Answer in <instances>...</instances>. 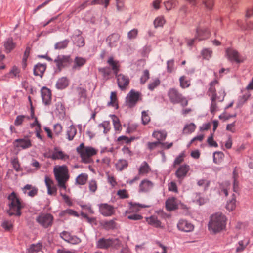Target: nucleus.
Segmentation results:
<instances>
[{
    "label": "nucleus",
    "instance_id": "obj_1",
    "mask_svg": "<svg viewBox=\"0 0 253 253\" xmlns=\"http://www.w3.org/2000/svg\"><path fill=\"white\" fill-rule=\"evenodd\" d=\"M218 84V82L214 80L211 82L210 84V87L208 89L207 94L210 97L211 103L210 105V112L211 114L214 115L215 113L218 110V107L216 102V100H218L220 102H222L224 100L226 93L223 88H221L218 91V94L217 95L216 93V85Z\"/></svg>",
    "mask_w": 253,
    "mask_h": 253
},
{
    "label": "nucleus",
    "instance_id": "obj_2",
    "mask_svg": "<svg viewBox=\"0 0 253 253\" xmlns=\"http://www.w3.org/2000/svg\"><path fill=\"white\" fill-rule=\"evenodd\" d=\"M7 205L9 209L7 213L9 216L15 215L19 216L21 215V210L23 206L20 199L14 192L10 194L8 197Z\"/></svg>",
    "mask_w": 253,
    "mask_h": 253
},
{
    "label": "nucleus",
    "instance_id": "obj_3",
    "mask_svg": "<svg viewBox=\"0 0 253 253\" xmlns=\"http://www.w3.org/2000/svg\"><path fill=\"white\" fill-rule=\"evenodd\" d=\"M226 217L221 213L217 212L211 216L208 227L214 233L219 232L225 227Z\"/></svg>",
    "mask_w": 253,
    "mask_h": 253
},
{
    "label": "nucleus",
    "instance_id": "obj_4",
    "mask_svg": "<svg viewBox=\"0 0 253 253\" xmlns=\"http://www.w3.org/2000/svg\"><path fill=\"white\" fill-rule=\"evenodd\" d=\"M54 173L58 182V186L64 190L66 189L65 183L68 180L69 175L67 167L65 165L59 166L54 169Z\"/></svg>",
    "mask_w": 253,
    "mask_h": 253
},
{
    "label": "nucleus",
    "instance_id": "obj_5",
    "mask_svg": "<svg viewBox=\"0 0 253 253\" xmlns=\"http://www.w3.org/2000/svg\"><path fill=\"white\" fill-rule=\"evenodd\" d=\"M76 150L82 159L83 163L87 164L91 162V157L96 155L97 151L92 147H85L83 143H81Z\"/></svg>",
    "mask_w": 253,
    "mask_h": 253
},
{
    "label": "nucleus",
    "instance_id": "obj_6",
    "mask_svg": "<svg viewBox=\"0 0 253 253\" xmlns=\"http://www.w3.org/2000/svg\"><path fill=\"white\" fill-rule=\"evenodd\" d=\"M168 96L170 102L173 104L180 103L183 107L188 105V100L175 88H170L168 91Z\"/></svg>",
    "mask_w": 253,
    "mask_h": 253
},
{
    "label": "nucleus",
    "instance_id": "obj_7",
    "mask_svg": "<svg viewBox=\"0 0 253 253\" xmlns=\"http://www.w3.org/2000/svg\"><path fill=\"white\" fill-rule=\"evenodd\" d=\"M35 220L39 225L46 229L52 226L54 217L50 213L41 212L37 216Z\"/></svg>",
    "mask_w": 253,
    "mask_h": 253
},
{
    "label": "nucleus",
    "instance_id": "obj_8",
    "mask_svg": "<svg viewBox=\"0 0 253 253\" xmlns=\"http://www.w3.org/2000/svg\"><path fill=\"white\" fill-rule=\"evenodd\" d=\"M210 32L207 28L199 27L197 28L195 38L188 41L187 44L189 46L193 45L197 41L205 40L209 37Z\"/></svg>",
    "mask_w": 253,
    "mask_h": 253
},
{
    "label": "nucleus",
    "instance_id": "obj_9",
    "mask_svg": "<svg viewBox=\"0 0 253 253\" xmlns=\"http://www.w3.org/2000/svg\"><path fill=\"white\" fill-rule=\"evenodd\" d=\"M54 62L56 63L57 69L61 71L63 68L70 64L71 59L70 56L69 55H59L54 60Z\"/></svg>",
    "mask_w": 253,
    "mask_h": 253
},
{
    "label": "nucleus",
    "instance_id": "obj_10",
    "mask_svg": "<svg viewBox=\"0 0 253 253\" xmlns=\"http://www.w3.org/2000/svg\"><path fill=\"white\" fill-rule=\"evenodd\" d=\"M13 145L15 148L24 150L32 146V142L31 139L26 136L23 138L15 139L13 142Z\"/></svg>",
    "mask_w": 253,
    "mask_h": 253
},
{
    "label": "nucleus",
    "instance_id": "obj_11",
    "mask_svg": "<svg viewBox=\"0 0 253 253\" xmlns=\"http://www.w3.org/2000/svg\"><path fill=\"white\" fill-rule=\"evenodd\" d=\"M47 157L53 160H61L65 161L69 159V156L60 150L57 147L54 148L52 154L48 155Z\"/></svg>",
    "mask_w": 253,
    "mask_h": 253
},
{
    "label": "nucleus",
    "instance_id": "obj_12",
    "mask_svg": "<svg viewBox=\"0 0 253 253\" xmlns=\"http://www.w3.org/2000/svg\"><path fill=\"white\" fill-rule=\"evenodd\" d=\"M226 55L230 61L235 62L237 63L243 62L245 58L241 56L235 50L232 48H228L226 51Z\"/></svg>",
    "mask_w": 253,
    "mask_h": 253
},
{
    "label": "nucleus",
    "instance_id": "obj_13",
    "mask_svg": "<svg viewBox=\"0 0 253 253\" xmlns=\"http://www.w3.org/2000/svg\"><path fill=\"white\" fill-rule=\"evenodd\" d=\"M140 96L139 92L132 89L126 97V103L129 107H132L135 105Z\"/></svg>",
    "mask_w": 253,
    "mask_h": 253
},
{
    "label": "nucleus",
    "instance_id": "obj_14",
    "mask_svg": "<svg viewBox=\"0 0 253 253\" xmlns=\"http://www.w3.org/2000/svg\"><path fill=\"white\" fill-rule=\"evenodd\" d=\"M82 32L80 30H76L71 37V39L75 45L79 47L84 46L85 44L84 39L82 36Z\"/></svg>",
    "mask_w": 253,
    "mask_h": 253
},
{
    "label": "nucleus",
    "instance_id": "obj_15",
    "mask_svg": "<svg viewBox=\"0 0 253 253\" xmlns=\"http://www.w3.org/2000/svg\"><path fill=\"white\" fill-rule=\"evenodd\" d=\"M100 213L104 216H110L114 213V207L107 203L100 204L98 205Z\"/></svg>",
    "mask_w": 253,
    "mask_h": 253
},
{
    "label": "nucleus",
    "instance_id": "obj_16",
    "mask_svg": "<svg viewBox=\"0 0 253 253\" xmlns=\"http://www.w3.org/2000/svg\"><path fill=\"white\" fill-rule=\"evenodd\" d=\"M118 241L117 239H105L102 238L100 239L96 243L97 247L100 249H107L113 245L115 241Z\"/></svg>",
    "mask_w": 253,
    "mask_h": 253
},
{
    "label": "nucleus",
    "instance_id": "obj_17",
    "mask_svg": "<svg viewBox=\"0 0 253 253\" xmlns=\"http://www.w3.org/2000/svg\"><path fill=\"white\" fill-rule=\"evenodd\" d=\"M177 226L178 230L185 232H191L194 230V225L191 223L183 219L179 221Z\"/></svg>",
    "mask_w": 253,
    "mask_h": 253
},
{
    "label": "nucleus",
    "instance_id": "obj_18",
    "mask_svg": "<svg viewBox=\"0 0 253 253\" xmlns=\"http://www.w3.org/2000/svg\"><path fill=\"white\" fill-rule=\"evenodd\" d=\"M116 76L117 80V84L121 90H124L126 87L129 84V78L123 74H117Z\"/></svg>",
    "mask_w": 253,
    "mask_h": 253
},
{
    "label": "nucleus",
    "instance_id": "obj_19",
    "mask_svg": "<svg viewBox=\"0 0 253 253\" xmlns=\"http://www.w3.org/2000/svg\"><path fill=\"white\" fill-rule=\"evenodd\" d=\"M41 96L43 103L45 105H49L51 102V92L50 90L46 87H43L41 89Z\"/></svg>",
    "mask_w": 253,
    "mask_h": 253
},
{
    "label": "nucleus",
    "instance_id": "obj_20",
    "mask_svg": "<svg viewBox=\"0 0 253 253\" xmlns=\"http://www.w3.org/2000/svg\"><path fill=\"white\" fill-rule=\"evenodd\" d=\"M22 191L23 193L27 194V196L33 197L37 195L38 189L37 187L30 184H26L22 188Z\"/></svg>",
    "mask_w": 253,
    "mask_h": 253
},
{
    "label": "nucleus",
    "instance_id": "obj_21",
    "mask_svg": "<svg viewBox=\"0 0 253 253\" xmlns=\"http://www.w3.org/2000/svg\"><path fill=\"white\" fill-rule=\"evenodd\" d=\"M166 208L168 211L174 210L178 208V202L174 197L169 198L165 202Z\"/></svg>",
    "mask_w": 253,
    "mask_h": 253
},
{
    "label": "nucleus",
    "instance_id": "obj_22",
    "mask_svg": "<svg viewBox=\"0 0 253 253\" xmlns=\"http://www.w3.org/2000/svg\"><path fill=\"white\" fill-rule=\"evenodd\" d=\"M120 37L119 34L118 33H113L109 35L106 39L109 46L111 48L116 47L119 41Z\"/></svg>",
    "mask_w": 253,
    "mask_h": 253
},
{
    "label": "nucleus",
    "instance_id": "obj_23",
    "mask_svg": "<svg viewBox=\"0 0 253 253\" xmlns=\"http://www.w3.org/2000/svg\"><path fill=\"white\" fill-rule=\"evenodd\" d=\"M189 170V166L187 165L181 166L176 170L175 175L180 181L186 175Z\"/></svg>",
    "mask_w": 253,
    "mask_h": 253
},
{
    "label": "nucleus",
    "instance_id": "obj_24",
    "mask_svg": "<svg viewBox=\"0 0 253 253\" xmlns=\"http://www.w3.org/2000/svg\"><path fill=\"white\" fill-rule=\"evenodd\" d=\"M46 69V64L38 63L34 66L33 69L34 75L42 78Z\"/></svg>",
    "mask_w": 253,
    "mask_h": 253
},
{
    "label": "nucleus",
    "instance_id": "obj_25",
    "mask_svg": "<svg viewBox=\"0 0 253 253\" xmlns=\"http://www.w3.org/2000/svg\"><path fill=\"white\" fill-rule=\"evenodd\" d=\"M86 62V59L82 57L76 56L74 60L72 69L74 70H80Z\"/></svg>",
    "mask_w": 253,
    "mask_h": 253
},
{
    "label": "nucleus",
    "instance_id": "obj_26",
    "mask_svg": "<svg viewBox=\"0 0 253 253\" xmlns=\"http://www.w3.org/2000/svg\"><path fill=\"white\" fill-rule=\"evenodd\" d=\"M153 187V183L148 180H144L142 181L139 185V190L140 192H146L150 191Z\"/></svg>",
    "mask_w": 253,
    "mask_h": 253
},
{
    "label": "nucleus",
    "instance_id": "obj_27",
    "mask_svg": "<svg viewBox=\"0 0 253 253\" xmlns=\"http://www.w3.org/2000/svg\"><path fill=\"white\" fill-rule=\"evenodd\" d=\"M69 84V81L67 77H63L59 78L56 84V87L59 90H62L66 88Z\"/></svg>",
    "mask_w": 253,
    "mask_h": 253
},
{
    "label": "nucleus",
    "instance_id": "obj_28",
    "mask_svg": "<svg viewBox=\"0 0 253 253\" xmlns=\"http://www.w3.org/2000/svg\"><path fill=\"white\" fill-rule=\"evenodd\" d=\"M152 136L157 140V141L162 142L166 139L167 133L164 130H155L153 132Z\"/></svg>",
    "mask_w": 253,
    "mask_h": 253
},
{
    "label": "nucleus",
    "instance_id": "obj_29",
    "mask_svg": "<svg viewBox=\"0 0 253 253\" xmlns=\"http://www.w3.org/2000/svg\"><path fill=\"white\" fill-rule=\"evenodd\" d=\"M107 62L111 67L115 75H117L119 71L120 64L119 61L114 60L113 57H110Z\"/></svg>",
    "mask_w": 253,
    "mask_h": 253
},
{
    "label": "nucleus",
    "instance_id": "obj_30",
    "mask_svg": "<svg viewBox=\"0 0 253 253\" xmlns=\"http://www.w3.org/2000/svg\"><path fill=\"white\" fill-rule=\"evenodd\" d=\"M77 128L73 126H69L66 130V138L69 141H72L74 139L76 134H77Z\"/></svg>",
    "mask_w": 253,
    "mask_h": 253
},
{
    "label": "nucleus",
    "instance_id": "obj_31",
    "mask_svg": "<svg viewBox=\"0 0 253 253\" xmlns=\"http://www.w3.org/2000/svg\"><path fill=\"white\" fill-rule=\"evenodd\" d=\"M55 113L59 115V117L64 118L65 115V107L61 102H58L56 103Z\"/></svg>",
    "mask_w": 253,
    "mask_h": 253
},
{
    "label": "nucleus",
    "instance_id": "obj_32",
    "mask_svg": "<svg viewBox=\"0 0 253 253\" xmlns=\"http://www.w3.org/2000/svg\"><path fill=\"white\" fill-rule=\"evenodd\" d=\"M146 221L149 224L155 227L158 228L161 227V223L155 215H152L149 217H147Z\"/></svg>",
    "mask_w": 253,
    "mask_h": 253
},
{
    "label": "nucleus",
    "instance_id": "obj_33",
    "mask_svg": "<svg viewBox=\"0 0 253 253\" xmlns=\"http://www.w3.org/2000/svg\"><path fill=\"white\" fill-rule=\"evenodd\" d=\"M180 86L185 89L188 88L190 85V80L186 76H182L179 78Z\"/></svg>",
    "mask_w": 253,
    "mask_h": 253
},
{
    "label": "nucleus",
    "instance_id": "obj_34",
    "mask_svg": "<svg viewBox=\"0 0 253 253\" xmlns=\"http://www.w3.org/2000/svg\"><path fill=\"white\" fill-rule=\"evenodd\" d=\"M88 179V175L86 173H81L76 179V183L78 185H84Z\"/></svg>",
    "mask_w": 253,
    "mask_h": 253
},
{
    "label": "nucleus",
    "instance_id": "obj_35",
    "mask_svg": "<svg viewBox=\"0 0 253 253\" xmlns=\"http://www.w3.org/2000/svg\"><path fill=\"white\" fill-rule=\"evenodd\" d=\"M151 170V168L148 164L144 161L142 163L140 168H139V174H144L148 173Z\"/></svg>",
    "mask_w": 253,
    "mask_h": 253
},
{
    "label": "nucleus",
    "instance_id": "obj_36",
    "mask_svg": "<svg viewBox=\"0 0 253 253\" xmlns=\"http://www.w3.org/2000/svg\"><path fill=\"white\" fill-rule=\"evenodd\" d=\"M236 207V197L235 194L232 195V198L231 200L227 201L226 208L229 211H232Z\"/></svg>",
    "mask_w": 253,
    "mask_h": 253
},
{
    "label": "nucleus",
    "instance_id": "obj_37",
    "mask_svg": "<svg viewBox=\"0 0 253 253\" xmlns=\"http://www.w3.org/2000/svg\"><path fill=\"white\" fill-rule=\"evenodd\" d=\"M4 46L7 52H10L15 47V44L12 38H8L4 42Z\"/></svg>",
    "mask_w": 253,
    "mask_h": 253
},
{
    "label": "nucleus",
    "instance_id": "obj_38",
    "mask_svg": "<svg viewBox=\"0 0 253 253\" xmlns=\"http://www.w3.org/2000/svg\"><path fill=\"white\" fill-rule=\"evenodd\" d=\"M116 168L118 171H122L125 168H126L128 164L125 160H119L115 164Z\"/></svg>",
    "mask_w": 253,
    "mask_h": 253
},
{
    "label": "nucleus",
    "instance_id": "obj_39",
    "mask_svg": "<svg viewBox=\"0 0 253 253\" xmlns=\"http://www.w3.org/2000/svg\"><path fill=\"white\" fill-rule=\"evenodd\" d=\"M196 128V125L194 123H190L186 125L183 129V133L190 134L194 132Z\"/></svg>",
    "mask_w": 253,
    "mask_h": 253
},
{
    "label": "nucleus",
    "instance_id": "obj_40",
    "mask_svg": "<svg viewBox=\"0 0 253 253\" xmlns=\"http://www.w3.org/2000/svg\"><path fill=\"white\" fill-rule=\"evenodd\" d=\"M69 42V41L67 39H65L62 41H60L56 43L54 45L55 49H61L65 48L67 47Z\"/></svg>",
    "mask_w": 253,
    "mask_h": 253
},
{
    "label": "nucleus",
    "instance_id": "obj_41",
    "mask_svg": "<svg viewBox=\"0 0 253 253\" xmlns=\"http://www.w3.org/2000/svg\"><path fill=\"white\" fill-rule=\"evenodd\" d=\"M213 162L216 164L220 163L224 157V154L222 152H215L213 154Z\"/></svg>",
    "mask_w": 253,
    "mask_h": 253
},
{
    "label": "nucleus",
    "instance_id": "obj_42",
    "mask_svg": "<svg viewBox=\"0 0 253 253\" xmlns=\"http://www.w3.org/2000/svg\"><path fill=\"white\" fill-rule=\"evenodd\" d=\"M178 3L177 0H170L165 2L164 5L167 10H170L172 8L175 7Z\"/></svg>",
    "mask_w": 253,
    "mask_h": 253
},
{
    "label": "nucleus",
    "instance_id": "obj_43",
    "mask_svg": "<svg viewBox=\"0 0 253 253\" xmlns=\"http://www.w3.org/2000/svg\"><path fill=\"white\" fill-rule=\"evenodd\" d=\"M66 214L73 215L75 217H79V216L78 213L76 211L70 209L62 211L60 213V216H64Z\"/></svg>",
    "mask_w": 253,
    "mask_h": 253
},
{
    "label": "nucleus",
    "instance_id": "obj_44",
    "mask_svg": "<svg viewBox=\"0 0 253 253\" xmlns=\"http://www.w3.org/2000/svg\"><path fill=\"white\" fill-rule=\"evenodd\" d=\"M212 51L209 48H205L201 51V55L203 59L209 60L211 56Z\"/></svg>",
    "mask_w": 253,
    "mask_h": 253
},
{
    "label": "nucleus",
    "instance_id": "obj_45",
    "mask_svg": "<svg viewBox=\"0 0 253 253\" xmlns=\"http://www.w3.org/2000/svg\"><path fill=\"white\" fill-rule=\"evenodd\" d=\"M249 243V241H248L245 245L244 244V241L243 240L239 241L238 243V246L236 247V253H241L243 252L246 247L248 245V244Z\"/></svg>",
    "mask_w": 253,
    "mask_h": 253
},
{
    "label": "nucleus",
    "instance_id": "obj_46",
    "mask_svg": "<svg viewBox=\"0 0 253 253\" xmlns=\"http://www.w3.org/2000/svg\"><path fill=\"white\" fill-rule=\"evenodd\" d=\"M109 2L110 0H93L90 2V5H104V7H107Z\"/></svg>",
    "mask_w": 253,
    "mask_h": 253
},
{
    "label": "nucleus",
    "instance_id": "obj_47",
    "mask_svg": "<svg viewBox=\"0 0 253 253\" xmlns=\"http://www.w3.org/2000/svg\"><path fill=\"white\" fill-rule=\"evenodd\" d=\"M103 226L107 230L113 229L116 227V223L113 220H111L105 222L103 224Z\"/></svg>",
    "mask_w": 253,
    "mask_h": 253
},
{
    "label": "nucleus",
    "instance_id": "obj_48",
    "mask_svg": "<svg viewBox=\"0 0 253 253\" xmlns=\"http://www.w3.org/2000/svg\"><path fill=\"white\" fill-rule=\"evenodd\" d=\"M63 127L61 124L57 123L53 126V132L55 135L59 136L62 132Z\"/></svg>",
    "mask_w": 253,
    "mask_h": 253
},
{
    "label": "nucleus",
    "instance_id": "obj_49",
    "mask_svg": "<svg viewBox=\"0 0 253 253\" xmlns=\"http://www.w3.org/2000/svg\"><path fill=\"white\" fill-rule=\"evenodd\" d=\"M98 127L100 129H103V132L104 133H107L109 129V123L107 121L103 122L98 125Z\"/></svg>",
    "mask_w": 253,
    "mask_h": 253
},
{
    "label": "nucleus",
    "instance_id": "obj_50",
    "mask_svg": "<svg viewBox=\"0 0 253 253\" xmlns=\"http://www.w3.org/2000/svg\"><path fill=\"white\" fill-rule=\"evenodd\" d=\"M165 20L163 17H158L154 21V25L155 28L163 26Z\"/></svg>",
    "mask_w": 253,
    "mask_h": 253
},
{
    "label": "nucleus",
    "instance_id": "obj_51",
    "mask_svg": "<svg viewBox=\"0 0 253 253\" xmlns=\"http://www.w3.org/2000/svg\"><path fill=\"white\" fill-rule=\"evenodd\" d=\"M141 119L142 122L144 125H146L150 122V117L148 115V112L147 111H143L142 112Z\"/></svg>",
    "mask_w": 253,
    "mask_h": 253
},
{
    "label": "nucleus",
    "instance_id": "obj_52",
    "mask_svg": "<svg viewBox=\"0 0 253 253\" xmlns=\"http://www.w3.org/2000/svg\"><path fill=\"white\" fill-rule=\"evenodd\" d=\"M110 98V101L108 102V106H115L116 105V101L117 100V96L116 93L114 92H111Z\"/></svg>",
    "mask_w": 253,
    "mask_h": 253
},
{
    "label": "nucleus",
    "instance_id": "obj_53",
    "mask_svg": "<svg viewBox=\"0 0 253 253\" xmlns=\"http://www.w3.org/2000/svg\"><path fill=\"white\" fill-rule=\"evenodd\" d=\"M250 94L247 93L240 96L238 99V106H242L250 97Z\"/></svg>",
    "mask_w": 253,
    "mask_h": 253
},
{
    "label": "nucleus",
    "instance_id": "obj_54",
    "mask_svg": "<svg viewBox=\"0 0 253 253\" xmlns=\"http://www.w3.org/2000/svg\"><path fill=\"white\" fill-rule=\"evenodd\" d=\"M138 31L137 29H133L127 33V38L129 40L135 39L138 35Z\"/></svg>",
    "mask_w": 253,
    "mask_h": 253
},
{
    "label": "nucleus",
    "instance_id": "obj_55",
    "mask_svg": "<svg viewBox=\"0 0 253 253\" xmlns=\"http://www.w3.org/2000/svg\"><path fill=\"white\" fill-rule=\"evenodd\" d=\"M149 79V72L148 70H145L143 72V75L140 78V83L144 84Z\"/></svg>",
    "mask_w": 253,
    "mask_h": 253
},
{
    "label": "nucleus",
    "instance_id": "obj_56",
    "mask_svg": "<svg viewBox=\"0 0 253 253\" xmlns=\"http://www.w3.org/2000/svg\"><path fill=\"white\" fill-rule=\"evenodd\" d=\"M112 116L113 123L115 129L116 130H119L121 128V126L120 124L119 120L118 118V117L116 116L115 115H113Z\"/></svg>",
    "mask_w": 253,
    "mask_h": 253
},
{
    "label": "nucleus",
    "instance_id": "obj_57",
    "mask_svg": "<svg viewBox=\"0 0 253 253\" xmlns=\"http://www.w3.org/2000/svg\"><path fill=\"white\" fill-rule=\"evenodd\" d=\"M99 71L103 74L104 77H108L111 73V69L107 67L99 68Z\"/></svg>",
    "mask_w": 253,
    "mask_h": 253
},
{
    "label": "nucleus",
    "instance_id": "obj_58",
    "mask_svg": "<svg viewBox=\"0 0 253 253\" xmlns=\"http://www.w3.org/2000/svg\"><path fill=\"white\" fill-rule=\"evenodd\" d=\"M160 84V80L158 79H156L148 84V88L150 90H153Z\"/></svg>",
    "mask_w": 253,
    "mask_h": 253
},
{
    "label": "nucleus",
    "instance_id": "obj_59",
    "mask_svg": "<svg viewBox=\"0 0 253 253\" xmlns=\"http://www.w3.org/2000/svg\"><path fill=\"white\" fill-rule=\"evenodd\" d=\"M29 118V117H26L25 115H18L16 117V119L14 121V125L15 126H20L22 125L23 122L25 118Z\"/></svg>",
    "mask_w": 253,
    "mask_h": 253
},
{
    "label": "nucleus",
    "instance_id": "obj_60",
    "mask_svg": "<svg viewBox=\"0 0 253 253\" xmlns=\"http://www.w3.org/2000/svg\"><path fill=\"white\" fill-rule=\"evenodd\" d=\"M202 2L205 8L208 10L211 9L213 6V0H202Z\"/></svg>",
    "mask_w": 253,
    "mask_h": 253
},
{
    "label": "nucleus",
    "instance_id": "obj_61",
    "mask_svg": "<svg viewBox=\"0 0 253 253\" xmlns=\"http://www.w3.org/2000/svg\"><path fill=\"white\" fill-rule=\"evenodd\" d=\"M210 182L209 180L205 179H200L197 182V184L199 186H204L205 189H206L209 186Z\"/></svg>",
    "mask_w": 253,
    "mask_h": 253
},
{
    "label": "nucleus",
    "instance_id": "obj_62",
    "mask_svg": "<svg viewBox=\"0 0 253 253\" xmlns=\"http://www.w3.org/2000/svg\"><path fill=\"white\" fill-rule=\"evenodd\" d=\"M42 247V245L40 243H38L36 244H32L30 246V250L31 252H39Z\"/></svg>",
    "mask_w": 253,
    "mask_h": 253
},
{
    "label": "nucleus",
    "instance_id": "obj_63",
    "mask_svg": "<svg viewBox=\"0 0 253 253\" xmlns=\"http://www.w3.org/2000/svg\"><path fill=\"white\" fill-rule=\"evenodd\" d=\"M20 70L16 66L12 67L9 73V75L11 78L16 77L19 73Z\"/></svg>",
    "mask_w": 253,
    "mask_h": 253
},
{
    "label": "nucleus",
    "instance_id": "obj_64",
    "mask_svg": "<svg viewBox=\"0 0 253 253\" xmlns=\"http://www.w3.org/2000/svg\"><path fill=\"white\" fill-rule=\"evenodd\" d=\"M208 144L211 147H217L218 146L217 143L213 140V134L212 133L208 137L207 139Z\"/></svg>",
    "mask_w": 253,
    "mask_h": 253
}]
</instances>
